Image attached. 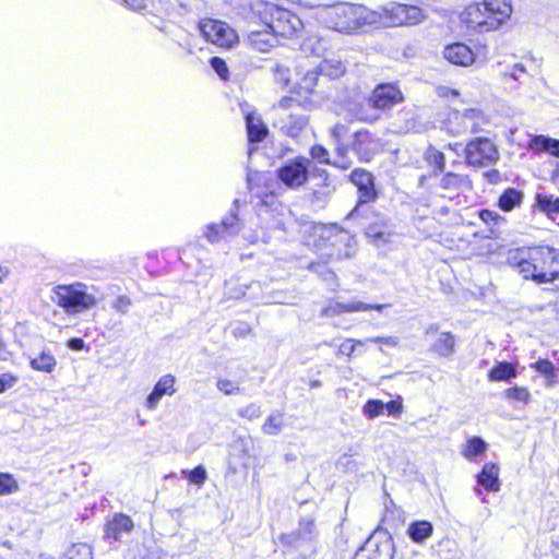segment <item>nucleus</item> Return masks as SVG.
Returning a JSON list of instances; mask_svg holds the SVG:
<instances>
[{
  "label": "nucleus",
  "instance_id": "nucleus-1",
  "mask_svg": "<svg viewBox=\"0 0 559 559\" xmlns=\"http://www.w3.org/2000/svg\"><path fill=\"white\" fill-rule=\"evenodd\" d=\"M524 278L538 283L559 281V249L538 246L520 250L511 257Z\"/></svg>",
  "mask_w": 559,
  "mask_h": 559
},
{
  "label": "nucleus",
  "instance_id": "nucleus-2",
  "mask_svg": "<svg viewBox=\"0 0 559 559\" xmlns=\"http://www.w3.org/2000/svg\"><path fill=\"white\" fill-rule=\"evenodd\" d=\"M317 20L325 27L343 34H354L364 25L377 22L378 15L361 4L337 3L319 9Z\"/></svg>",
  "mask_w": 559,
  "mask_h": 559
},
{
  "label": "nucleus",
  "instance_id": "nucleus-3",
  "mask_svg": "<svg viewBox=\"0 0 559 559\" xmlns=\"http://www.w3.org/2000/svg\"><path fill=\"white\" fill-rule=\"evenodd\" d=\"M86 288V285L81 282L58 285L52 290L51 300L68 314L81 313L96 305V298L87 293Z\"/></svg>",
  "mask_w": 559,
  "mask_h": 559
},
{
  "label": "nucleus",
  "instance_id": "nucleus-4",
  "mask_svg": "<svg viewBox=\"0 0 559 559\" xmlns=\"http://www.w3.org/2000/svg\"><path fill=\"white\" fill-rule=\"evenodd\" d=\"M264 23L275 37L293 38L304 28V23L295 13L289 10L267 4L265 7Z\"/></svg>",
  "mask_w": 559,
  "mask_h": 559
},
{
  "label": "nucleus",
  "instance_id": "nucleus-5",
  "mask_svg": "<svg viewBox=\"0 0 559 559\" xmlns=\"http://www.w3.org/2000/svg\"><path fill=\"white\" fill-rule=\"evenodd\" d=\"M350 181L357 187L359 193V201L354 210L348 214L349 219H357L367 216L371 213V207L368 203L374 201L378 193L374 189V178L371 173L362 168H356L349 176Z\"/></svg>",
  "mask_w": 559,
  "mask_h": 559
},
{
  "label": "nucleus",
  "instance_id": "nucleus-6",
  "mask_svg": "<svg viewBox=\"0 0 559 559\" xmlns=\"http://www.w3.org/2000/svg\"><path fill=\"white\" fill-rule=\"evenodd\" d=\"M319 528L313 516H302L298 521L296 530L282 534L280 542L282 545L295 549L312 547L319 538Z\"/></svg>",
  "mask_w": 559,
  "mask_h": 559
},
{
  "label": "nucleus",
  "instance_id": "nucleus-7",
  "mask_svg": "<svg viewBox=\"0 0 559 559\" xmlns=\"http://www.w3.org/2000/svg\"><path fill=\"white\" fill-rule=\"evenodd\" d=\"M466 163L474 167H487L497 163L499 151L488 138L478 136L464 147Z\"/></svg>",
  "mask_w": 559,
  "mask_h": 559
},
{
  "label": "nucleus",
  "instance_id": "nucleus-8",
  "mask_svg": "<svg viewBox=\"0 0 559 559\" xmlns=\"http://www.w3.org/2000/svg\"><path fill=\"white\" fill-rule=\"evenodd\" d=\"M486 123V118L480 109L466 108L462 111L455 110L448 119V130L453 135L477 133Z\"/></svg>",
  "mask_w": 559,
  "mask_h": 559
},
{
  "label": "nucleus",
  "instance_id": "nucleus-9",
  "mask_svg": "<svg viewBox=\"0 0 559 559\" xmlns=\"http://www.w3.org/2000/svg\"><path fill=\"white\" fill-rule=\"evenodd\" d=\"M461 20L468 28L479 33L497 29L503 23L487 10L484 2L467 5L461 14Z\"/></svg>",
  "mask_w": 559,
  "mask_h": 559
},
{
  "label": "nucleus",
  "instance_id": "nucleus-10",
  "mask_svg": "<svg viewBox=\"0 0 559 559\" xmlns=\"http://www.w3.org/2000/svg\"><path fill=\"white\" fill-rule=\"evenodd\" d=\"M310 165L311 160L304 156L288 159L277 168V178L287 188L297 189L308 181Z\"/></svg>",
  "mask_w": 559,
  "mask_h": 559
},
{
  "label": "nucleus",
  "instance_id": "nucleus-11",
  "mask_svg": "<svg viewBox=\"0 0 559 559\" xmlns=\"http://www.w3.org/2000/svg\"><path fill=\"white\" fill-rule=\"evenodd\" d=\"M199 29L203 37L219 47L231 48L238 43V35L227 23L204 19L199 23Z\"/></svg>",
  "mask_w": 559,
  "mask_h": 559
},
{
  "label": "nucleus",
  "instance_id": "nucleus-12",
  "mask_svg": "<svg viewBox=\"0 0 559 559\" xmlns=\"http://www.w3.org/2000/svg\"><path fill=\"white\" fill-rule=\"evenodd\" d=\"M383 11L388 23L392 26L413 25L424 19L423 10L416 5L392 3Z\"/></svg>",
  "mask_w": 559,
  "mask_h": 559
},
{
  "label": "nucleus",
  "instance_id": "nucleus-13",
  "mask_svg": "<svg viewBox=\"0 0 559 559\" xmlns=\"http://www.w3.org/2000/svg\"><path fill=\"white\" fill-rule=\"evenodd\" d=\"M403 100L400 88L391 83L378 85L371 96L367 99L366 106L373 109H389Z\"/></svg>",
  "mask_w": 559,
  "mask_h": 559
},
{
  "label": "nucleus",
  "instance_id": "nucleus-14",
  "mask_svg": "<svg viewBox=\"0 0 559 559\" xmlns=\"http://www.w3.org/2000/svg\"><path fill=\"white\" fill-rule=\"evenodd\" d=\"M350 146L359 160L366 163L371 160L378 152L379 139L368 130H359L354 133Z\"/></svg>",
  "mask_w": 559,
  "mask_h": 559
},
{
  "label": "nucleus",
  "instance_id": "nucleus-15",
  "mask_svg": "<svg viewBox=\"0 0 559 559\" xmlns=\"http://www.w3.org/2000/svg\"><path fill=\"white\" fill-rule=\"evenodd\" d=\"M354 559H393V543L386 537L381 540L371 537L355 554Z\"/></svg>",
  "mask_w": 559,
  "mask_h": 559
},
{
  "label": "nucleus",
  "instance_id": "nucleus-16",
  "mask_svg": "<svg viewBox=\"0 0 559 559\" xmlns=\"http://www.w3.org/2000/svg\"><path fill=\"white\" fill-rule=\"evenodd\" d=\"M240 230L239 219L236 214L227 215L219 224H212L206 227L205 237L211 242L226 239Z\"/></svg>",
  "mask_w": 559,
  "mask_h": 559
},
{
  "label": "nucleus",
  "instance_id": "nucleus-17",
  "mask_svg": "<svg viewBox=\"0 0 559 559\" xmlns=\"http://www.w3.org/2000/svg\"><path fill=\"white\" fill-rule=\"evenodd\" d=\"M388 307L386 305H369L365 304L362 301H350L347 304L344 302H333L328 305L322 309L321 314L324 317H334L338 316L344 312H359V311H369V310H377L382 311Z\"/></svg>",
  "mask_w": 559,
  "mask_h": 559
},
{
  "label": "nucleus",
  "instance_id": "nucleus-18",
  "mask_svg": "<svg viewBox=\"0 0 559 559\" xmlns=\"http://www.w3.org/2000/svg\"><path fill=\"white\" fill-rule=\"evenodd\" d=\"M443 57L451 63L468 67L475 61L474 51L463 43L448 45L443 50Z\"/></svg>",
  "mask_w": 559,
  "mask_h": 559
},
{
  "label": "nucleus",
  "instance_id": "nucleus-19",
  "mask_svg": "<svg viewBox=\"0 0 559 559\" xmlns=\"http://www.w3.org/2000/svg\"><path fill=\"white\" fill-rule=\"evenodd\" d=\"M308 122V118L305 115L296 112H280L276 120V126L283 133L290 138H296L302 131Z\"/></svg>",
  "mask_w": 559,
  "mask_h": 559
},
{
  "label": "nucleus",
  "instance_id": "nucleus-20",
  "mask_svg": "<svg viewBox=\"0 0 559 559\" xmlns=\"http://www.w3.org/2000/svg\"><path fill=\"white\" fill-rule=\"evenodd\" d=\"M175 382L176 380L174 376H163L154 385L153 391L146 397L145 406L151 411L156 409L159 401L164 395H173L176 392Z\"/></svg>",
  "mask_w": 559,
  "mask_h": 559
},
{
  "label": "nucleus",
  "instance_id": "nucleus-21",
  "mask_svg": "<svg viewBox=\"0 0 559 559\" xmlns=\"http://www.w3.org/2000/svg\"><path fill=\"white\" fill-rule=\"evenodd\" d=\"M133 530L132 519L123 513H118L107 521L105 525V537L119 540L123 534H129Z\"/></svg>",
  "mask_w": 559,
  "mask_h": 559
},
{
  "label": "nucleus",
  "instance_id": "nucleus-22",
  "mask_svg": "<svg viewBox=\"0 0 559 559\" xmlns=\"http://www.w3.org/2000/svg\"><path fill=\"white\" fill-rule=\"evenodd\" d=\"M248 43L251 48L259 52L270 51L277 43L273 32L265 26L263 29H253L248 34Z\"/></svg>",
  "mask_w": 559,
  "mask_h": 559
},
{
  "label": "nucleus",
  "instance_id": "nucleus-23",
  "mask_svg": "<svg viewBox=\"0 0 559 559\" xmlns=\"http://www.w3.org/2000/svg\"><path fill=\"white\" fill-rule=\"evenodd\" d=\"M478 485L486 490L497 492L500 489L499 467L495 463H486L477 475Z\"/></svg>",
  "mask_w": 559,
  "mask_h": 559
},
{
  "label": "nucleus",
  "instance_id": "nucleus-24",
  "mask_svg": "<svg viewBox=\"0 0 559 559\" xmlns=\"http://www.w3.org/2000/svg\"><path fill=\"white\" fill-rule=\"evenodd\" d=\"M246 126L250 142H261L267 134V128L261 118L253 112L246 115Z\"/></svg>",
  "mask_w": 559,
  "mask_h": 559
},
{
  "label": "nucleus",
  "instance_id": "nucleus-25",
  "mask_svg": "<svg viewBox=\"0 0 559 559\" xmlns=\"http://www.w3.org/2000/svg\"><path fill=\"white\" fill-rule=\"evenodd\" d=\"M433 533V526L428 521H415L407 528L408 537L417 544L425 543Z\"/></svg>",
  "mask_w": 559,
  "mask_h": 559
},
{
  "label": "nucleus",
  "instance_id": "nucleus-26",
  "mask_svg": "<svg viewBox=\"0 0 559 559\" xmlns=\"http://www.w3.org/2000/svg\"><path fill=\"white\" fill-rule=\"evenodd\" d=\"M455 348V336L450 332H442L438 335L431 346V350L441 357H450Z\"/></svg>",
  "mask_w": 559,
  "mask_h": 559
},
{
  "label": "nucleus",
  "instance_id": "nucleus-27",
  "mask_svg": "<svg viewBox=\"0 0 559 559\" xmlns=\"http://www.w3.org/2000/svg\"><path fill=\"white\" fill-rule=\"evenodd\" d=\"M487 443L480 437H472L461 449V454L468 461H476V457L487 451Z\"/></svg>",
  "mask_w": 559,
  "mask_h": 559
},
{
  "label": "nucleus",
  "instance_id": "nucleus-28",
  "mask_svg": "<svg viewBox=\"0 0 559 559\" xmlns=\"http://www.w3.org/2000/svg\"><path fill=\"white\" fill-rule=\"evenodd\" d=\"M300 49L306 55L322 56L326 50V41L319 35L312 34L307 36L301 45Z\"/></svg>",
  "mask_w": 559,
  "mask_h": 559
},
{
  "label": "nucleus",
  "instance_id": "nucleus-29",
  "mask_svg": "<svg viewBox=\"0 0 559 559\" xmlns=\"http://www.w3.org/2000/svg\"><path fill=\"white\" fill-rule=\"evenodd\" d=\"M284 428V414L275 411L272 412L261 426V430L266 436H277Z\"/></svg>",
  "mask_w": 559,
  "mask_h": 559
},
{
  "label": "nucleus",
  "instance_id": "nucleus-30",
  "mask_svg": "<svg viewBox=\"0 0 559 559\" xmlns=\"http://www.w3.org/2000/svg\"><path fill=\"white\" fill-rule=\"evenodd\" d=\"M531 147L537 152H548L559 157V140H555L545 135H537L532 139Z\"/></svg>",
  "mask_w": 559,
  "mask_h": 559
},
{
  "label": "nucleus",
  "instance_id": "nucleus-31",
  "mask_svg": "<svg viewBox=\"0 0 559 559\" xmlns=\"http://www.w3.org/2000/svg\"><path fill=\"white\" fill-rule=\"evenodd\" d=\"M318 70L324 76L336 79L345 73L346 68L341 60L332 58L322 60Z\"/></svg>",
  "mask_w": 559,
  "mask_h": 559
},
{
  "label": "nucleus",
  "instance_id": "nucleus-32",
  "mask_svg": "<svg viewBox=\"0 0 559 559\" xmlns=\"http://www.w3.org/2000/svg\"><path fill=\"white\" fill-rule=\"evenodd\" d=\"M487 10L498 16L503 23L511 16L512 5L510 0H484Z\"/></svg>",
  "mask_w": 559,
  "mask_h": 559
},
{
  "label": "nucleus",
  "instance_id": "nucleus-33",
  "mask_svg": "<svg viewBox=\"0 0 559 559\" xmlns=\"http://www.w3.org/2000/svg\"><path fill=\"white\" fill-rule=\"evenodd\" d=\"M522 200L523 193L521 191L509 188L501 194L499 199V207L504 212H509L519 206L522 203Z\"/></svg>",
  "mask_w": 559,
  "mask_h": 559
},
{
  "label": "nucleus",
  "instance_id": "nucleus-34",
  "mask_svg": "<svg viewBox=\"0 0 559 559\" xmlns=\"http://www.w3.org/2000/svg\"><path fill=\"white\" fill-rule=\"evenodd\" d=\"M536 206L547 215L559 214V198L538 193L535 198Z\"/></svg>",
  "mask_w": 559,
  "mask_h": 559
},
{
  "label": "nucleus",
  "instance_id": "nucleus-35",
  "mask_svg": "<svg viewBox=\"0 0 559 559\" xmlns=\"http://www.w3.org/2000/svg\"><path fill=\"white\" fill-rule=\"evenodd\" d=\"M516 370L513 365L509 362H499L489 372V379L491 381H504L514 378Z\"/></svg>",
  "mask_w": 559,
  "mask_h": 559
},
{
  "label": "nucleus",
  "instance_id": "nucleus-36",
  "mask_svg": "<svg viewBox=\"0 0 559 559\" xmlns=\"http://www.w3.org/2000/svg\"><path fill=\"white\" fill-rule=\"evenodd\" d=\"M386 222L384 217H379L374 224H369L366 227V235L374 240L386 241L390 234L385 231Z\"/></svg>",
  "mask_w": 559,
  "mask_h": 559
},
{
  "label": "nucleus",
  "instance_id": "nucleus-37",
  "mask_svg": "<svg viewBox=\"0 0 559 559\" xmlns=\"http://www.w3.org/2000/svg\"><path fill=\"white\" fill-rule=\"evenodd\" d=\"M31 366L38 371L51 372L56 366V359L51 354L43 352L31 360Z\"/></svg>",
  "mask_w": 559,
  "mask_h": 559
},
{
  "label": "nucleus",
  "instance_id": "nucleus-38",
  "mask_svg": "<svg viewBox=\"0 0 559 559\" xmlns=\"http://www.w3.org/2000/svg\"><path fill=\"white\" fill-rule=\"evenodd\" d=\"M61 559H92V549L86 544L72 545Z\"/></svg>",
  "mask_w": 559,
  "mask_h": 559
},
{
  "label": "nucleus",
  "instance_id": "nucleus-39",
  "mask_svg": "<svg viewBox=\"0 0 559 559\" xmlns=\"http://www.w3.org/2000/svg\"><path fill=\"white\" fill-rule=\"evenodd\" d=\"M425 159L429 165H433L438 171L442 173L445 167V157L442 152L433 146H429L425 152Z\"/></svg>",
  "mask_w": 559,
  "mask_h": 559
},
{
  "label": "nucleus",
  "instance_id": "nucleus-40",
  "mask_svg": "<svg viewBox=\"0 0 559 559\" xmlns=\"http://www.w3.org/2000/svg\"><path fill=\"white\" fill-rule=\"evenodd\" d=\"M322 75L318 70V67L308 70L300 83L298 84L299 91H304L306 93H310L316 87L319 76Z\"/></svg>",
  "mask_w": 559,
  "mask_h": 559
},
{
  "label": "nucleus",
  "instance_id": "nucleus-41",
  "mask_svg": "<svg viewBox=\"0 0 559 559\" xmlns=\"http://www.w3.org/2000/svg\"><path fill=\"white\" fill-rule=\"evenodd\" d=\"M17 489L19 484L11 474L0 473V496L13 493Z\"/></svg>",
  "mask_w": 559,
  "mask_h": 559
},
{
  "label": "nucleus",
  "instance_id": "nucleus-42",
  "mask_svg": "<svg viewBox=\"0 0 559 559\" xmlns=\"http://www.w3.org/2000/svg\"><path fill=\"white\" fill-rule=\"evenodd\" d=\"M503 395L509 400H514L523 403H528L531 400V393L526 388H510L504 390Z\"/></svg>",
  "mask_w": 559,
  "mask_h": 559
},
{
  "label": "nucleus",
  "instance_id": "nucleus-43",
  "mask_svg": "<svg viewBox=\"0 0 559 559\" xmlns=\"http://www.w3.org/2000/svg\"><path fill=\"white\" fill-rule=\"evenodd\" d=\"M273 74L277 83L288 86L290 83V70L286 64L276 63L273 68Z\"/></svg>",
  "mask_w": 559,
  "mask_h": 559
},
{
  "label": "nucleus",
  "instance_id": "nucleus-44",
  "mask_svg": "<svg viewBox=\"0 0 559 559\" xmlns=\"http://www.w3.org/2000/svg\"><path fill=\"white\" fill-rule=\"evenodd\" d=\"M384 403L379 400H369L364 406V415L368 418H376L383 413Z\"/></svg>",
  "mask_w": 559,
  "mask_h": 559
},
{
  "label": "nucleus",
  "instance_id": "nucleus-45",
  "mask_svg": "<svg viewBox=\"0 0 559 559\" xmlns=\"http://www.w3.org/2000/svg\"><path fill=\"white\" fill-rule=\"evenodd\" d=\"M237 414L241 418H246L248 420H255L262 416V409L261 406L258 405L257 403H250L245 407L239 408Z\"/></svg>",
  "mask_w": 559,
  "mask_h": 559
},
{
  "label": "nucleus",
  "instance_id": "nucleus-46",
  "mask_svg": "<svg viewBox=\"0 0 559 559\" xmlns=\"http://www.w3.org/2000/svg\"><path fill=\"white\" fill-rule=\"evenodd\" d=\"M466 182V178L464 176L448 173L441 179V187L444 189L451 188H460Z\"/></svg>",
  "mask_w": 559,
  "mask_h": 559
},
{
  "label": "nucleus",
  "instance_id": "nucleus-47",
  "mask_svg": "<svg viewBox=\"0 0 559 559\" xmlns=\"http://www.w3.org/2000/svg\"><path fill=\"white\" fill-rule=\"evenodd\" d=\"M190 483L195 485H203L207 478L205 468L202 465L194 467L192 471L183 472Z\"/></svg>",
  "mask_w": 559,
  "mask_h": 559
},
{
  "label": "nucleus",
  "instance_id": "nucleus-48",
  "mask_svg": "<svg viewBox=\"0 0 559 559\" xmlns=\"http://www.w3.org/2000/svg\"><path fill=\"white\" fill-rule=\"evenodd\" d=\"M310 155L312 159L318 160L320 164L330 165L332 163L329 157V151L320 144H316L310 148Z\"/></svg>",
  "mask_w": 559,
  "mask_h": 559
},
{
  "label": "nucleus",
  "instance_id": "nucleus-49",
  "mask_svg": "<svg viewBox=\"0 0 559 559\" xmlns=\"http://www.w3.org/2000/svg\"><path fill=\"white\" fill-rule=\"evenodd\" d=\"M217 389L226 395L238 394L241 392L238 383L228 379H218Z\"/></svg>",
  "mask_w": 559,
  "mask_h": 559
},
{
  "label": "nucleus",
  "instance_id": "nucleus-50",
  "mask_svg": "<svg viewBox=\"0 0 559 559\" xmlns=\"http://www.w3.org/2000/svg\"><path fill=\"white\" fill-rule=\"evenodd\" d=\"M365 344H367L366 340L361 341V340L347 338L345 342H343L340 345L338 354L350 357L354 354L357 345H365Z\"/></svg>",
  "mask_w": 559,
  "mask_h": 559
},
{
  "label": "nucleus",
  "instance_id": "nucleus-51",
  "mask_svg": "<svg viewBox=\"0 0 559 559\" xmlns=\"http://www.w3.org/2000/svg\"><path fill=\"white\" fill-rule=\"evenodd\" d=\"M211 67L222 80H227L229 72L226 62L219 57H213L210 61Z\"/></svg>",
  "mask_w": 559,
  "mask_h": 559
},
{
  "label": "nucleus",
  "instance_id": "nucleus-52",
  "mask_svg": "<svg viewBox=\"0 0 559 559\" xmlns=\"http://www.w3.org/2000/svg\"><path fill=\"white\" fill-rule=\"evenodd\" d=\"M132 305V301L129 297L122 295V296H119L112 304V308L121 313V314H126L128 311H129V308L131 307Z\"/></svg>",
  "mask_w": 559,
  "mask_h": 559
},
{
  "label": "nucleus",
  "instance_id": "nucleus-53",
  "mask_svg": "<svg viewBox=\"0 0 559 559\" xmlns=\"http://www.w3.org/2000/svg\"><path fill=\"white\" fill-rule=\"evenodd\" d=\"M348 133V127L343 123H336L333 128L330 130V134L334 142H343Z\"/></svg>",
  "mask_w": 559,
  "mask_h": 559
},
{
  "label": "nucleus",
  "instance_id": "nucleus-54",
  "mask_svg": "<svg viewBox=\"0 0 559 559\" xmlns=\"http://www.w3.org/2000/svg\"><path fill=\"white\" fill-rule=\"evenodd\" d=\"M535 369L539 373L545 374V376H551L555 371V367H554L552 362H550L547 359H539L538 361H536Z\"/></svg>",
  "mask_w": 559,
  "mask_h": 559
},
{
  "label": "nucleus",
  "instance_id": "nucleus-55",
  "mask_svg": "<svg viewBox=\"0 0 559 559\" xmlns=\"http://www.w3.org/2000/svg\"><path fill=\"white\" fill-rule=\"evenodd\" d=\"M356 118L362 122H374L380 118V116L376 111L369 112L365 106H362L356 114Z\"/></svg>",
  "mask_w": 559,
  "mask_h": 559
},
{
  "label": "nucleus",
  "instance_id": "nucleus-56",
  "mask_svg": "<svg viewBox=\"0 0 559 559\" xmlns=\"http://www.w3.org/2000/svg\"><path fill=\"white\" fill-rule=\"evenodd\" d=\"M298 107L299 108V102L292 97H283L277 105V110H281L282 112H286L288 109Z\"/></svg>",
  "mask_w": 559,
  "mask_h": 559
},
{
  "label": "nucleus",
  "instance_id": "nucleus-57",
  "mask_svg": "<svg viewBox=\"0 0 559 559\" xmlns=\"http://www.w3.org/2000/svg\"><path fill=\"white\" fill-rule=\"evenodd\" d=\"M526 73V70L522 63H514L508 71L504 72L506 75L514 80H521L523 74Z\"/></svg>",
  "mask_w": 559,
  "mask_h": 559
},
{
  "label": "nucleus",
  "instance_id": "nucleus-58",
  "mask_svg": "<svg viewBox=\"0 0 559 559\" xmlns=\"http://www.w3.org/2000/svg\"><path fill=\"white\" fill-rule=\"evenodd\" d=\"M372 342V343H380L389 346H397L399 345V338L396 336H377L367 338L366 343Z\"/></svg>",
  "mask_w": 559,
  "mask_h": 559
},
{
  "label": "nucleus",
  "instance_id": "nucleus-59",
  "mask_svg": "<svg viewBox=\"0 0 559 559\" xmlns=\"http://www.w3.org/2000/svg\"><path fill=\"white\" fill-rule=\"evenodd\" d=\"M16 378L10 376V374H1L0 376V393L4 392L5 390L13 386L15 383Z\"/></svg>",
  "mask_w": 559,
  "mask_h": 559
},
{
  "label": "nucleus",
  "instance_id": "nucleus-60",
  "mask_svg": "<svg viewBox=\"0 0 559 559\" xmlns=\"http://www.w3.org/2000/svg\"><path fill=\"white\" fill-rule=\"evenodd\" d=\"M384 408L390 415L399 416L402 413L403 405L400 401H390L384 404Z\"/></svg>",
  "mask_w": 559,
  "mask_h": 559
},
{
  "label": "nucleus",
  "instance_id": "nucleus-61",
  "mask_svg": "<svg viewBox=\"0 0 559 559\" xmlns=\"http://www.w3.org/2000/svg\"><path fill=\"white\" fill-rule=\"evenodd\" d=\"M330 165L341 169H348L352 166V159L348 156H340L332 160Z\"/></svg>",
  "mask_w": 559,
  "mask_h": 559
},
{
  "label": "nucleus",
  "instance_id": "nucleus-62",
  "mask_svg": "<svg viewBox=\"0 0 559 559\" xmlns=\"http://www.w3.org/2000/svg\"><path fill=\"white\" fill-rule=\"evenodd\" d=\"M123 3L134 11H140L146 8V0H122Z\"/></svg>",
  "mask_w": 559,
  "mask_h": 559
},
{
  "label": "nucleus",
  "instance_id": "nucleus-63",
  "mask_svg": "<svg viewBox=\"0 0 559 559\" xmlns=\"http://www.w3.org/2000/svg\"><path fill=\"white\" fill-rule=\"evenodd\" d=\"M479 215L485 223H490L499 218L497 213L489 210H483Z\"/></svg>",
  "mask_w": 559,
  "mask_h": 559
},
{
  "label": "nucleus",
  "instance_id": "nucleus-64",
  "mask_svg": "<svg viewBox=\"0 0 559 559\" xmlns=\"http://www.w3.org/2000/svg\"><path fill=\"white\" fill-rule=\"evenodd\" d=\"M335 153H336V157H340V156H347V152H348V147L347 145L343 142H335Z\"/></svg>",
  "mask_w": 559,
  "mask_h": 559
}]
</instances>
